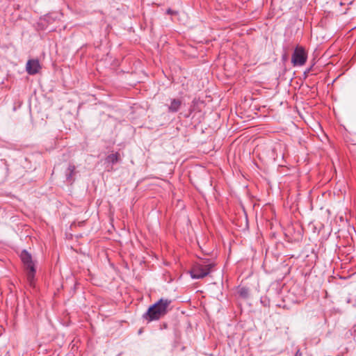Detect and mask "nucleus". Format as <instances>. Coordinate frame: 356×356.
I'll return each instance as SVG.
<instances>
[{
	"instance_id": "f257e3e1",
	"label": "nucleus",
	"mask_w": 356,
	"mask_h": 356,
	"mask_svg": "<svg viewBox=\"0 0 356 356\" xmlns=\"http://www.w3.org/2000/svg\"><path fill=\"white\" fill-rule=\"evenodd\" d=\"M20 259L26 271V279L31 286H34L36 268L31 254L26 250H23L20 254Z\"/></svg>"
},
{
	"instance_id": "f03ea898",
	"label": "nucleus",
	"mask_w": 356,
	"mask_h": 356,
	"mask_svg": "<svg viewBox=\"0 0 356 356\" xmlns=\"http://www.w3.org/2000/svg\"><path fill=\"white\" fill-rule=\"evenodd\" d=\"M215 264L209 261H202L194 265L191 271V276L193 279H202L208 275L212 270Z\"/></svg>"
},
{
	"instance_id": "7ed1b4c3",
	"label": "nucleus",
	"mask_w": 356,
	"mask_h": 356,
	"mask_svg": "<svg viewBox=\"0 0 356 356\" xmlns=\"http://www.w3.org/2000/svg\"><path fill=\"white\" fill-rule=\"evenodd\" d=\"M307 54L302 47H296L293 53L291 62L294 66H302L307 60Z\"/></svg>"
},
{
	"instance_id": "20e7f679",
	"label": "nucleus",
	"mask_w": 356,
	"mask_h": 356,
	"mask_svg": "<svg viewBox=\"0 0 356 356\" xmlns=\"http://www.w3.org/2000/svg\"><path fill=\"white\" fill-rule=\"evenodd\" d=\"M171 303L172 300L167 298H161L157 300V319L166 314L172 309Z\"/></svg>"
},
{
	"instance_id": "39448f33",
	"label": "nucleus",
	"mask_w": 356,
	"mask_h": 356,
	"mask_svg": "<svg viewBox=\"0 0 356 356\" xmlns=\"http://www.w3.org/2000/svg\"><path fill=\"white\" fill-rule=\"evenodd\" d=\"M40 63L37 60H29L26 64V71L29 74H35L39 72Z\"/></svg>"
},
{
	"instance_id": "423d86ee",
	"label": "nucleus",
	"mask_w": 356,
	"mask_h": 356,
	"mask_svg": "<svg viewBox=\"0 0 356 356\" xmlns=\"http://www.w3.org/2000/svg\"><path fill=\"white\" fill-rule=\"evenodd\" d=\"M143 318L148 323L156 320V302L152 304L143 315Z\"/></svg>"
},
{
	"instance_id": "0eeeda50",
	"label": "nucleus",
	"mask_w": 356,
	"mask_h": 356,
	"mask_svg": "<svg viewBox=\"0 0 356 356\" xmlns=\"http://www.w3.org/2000/svg\"><path fill=\"white\" fill-rule=\"evenodd\" d=\"M76 174V167L74 164H70L65 171L66 181L70 184L74 181V175Z\"/></svg>"
},
{
	"instance_id": "6e6552de",
	"label": "nucleus",
	"mask_w": 356,
	"mask_h": 356,
	"mask_svg": "<svg viewBox=\"0 0 356 356\" xmlns=\"http://www.w3.org/2000/svg\"><path fill=\"white\" fill-rule=\"evenodd\" d=\"M120 161V154L118 152L108 155L105 159L106 163H109V164H113V165L115 163H117Z\"/></svg>"
},
{
	"instance_id": "1a4fd4ad",
	"label": "nucleus",
	"mask_w": 356,
	"mask_h": 356,
	"mask_svg": "<svg viewBox=\"0 0 356 356\" xmlns=\"http://www.w3.org/2000/svg\"><path fill=\"white\" fill-rule=\"evenodd\" d=\"M181 105V102L179 99H173L168 108L169 111L173 113L178 111Z\"/></svg>"
},
{
	"instance_id": "9d476101",
	"label": "nucleus",
	"mask_w": 356,
	"mask_h": 356,
	"mask_svg": "<svg viewBox=\"0 0 356 356\" xmlns=\"http://www.w3.org/2000/svg\"><path fill=\"white\" fill-rule=\"evenodd\" d=\"M238 293L243 298H247L248 296V290L246 288L242 287L238 290Z\"/></svg>"
},
{
	"instance_id": "9b49d317",
	"label": "nucleus",
	"mask_w": 356,
	"mask_h": 356,
	"mask_svg": "<svg viewBox=\"0 0 356 356\" xmlns=\"http://www.w3.org/2000/svg\"><path fill=\"white\" fill-rule=\"evenodd\" d=\"M295 356H302V353L300 350H298Z\"/></svg>"
},
{
	"instance_id": "f8f14e48",
	"label": "nucleus",
	"mask_w": 356,
	"mask_h": 356,
	"mask_svg": "<svg viewBox=\"0 0 356 356\" xmlns=\"http://www.w3.org/2000/svg\"><path fill=\"white\" fill-rule=\"evenodd\" d=\"M167 13L168 14H172V13H175V12L172 11L171 9H168L167 10Z\"/></svg>"
},
{
	"instance_id": "ddd939ff",
	"label": "nucleus",
	"mask_w": 356,
	"mask_h": 356,
	"mask_svg": "<svg viewBox=\"0 0 356 356\" xmlns=\"http://www.w3.org/2000/svg\"><path fill=\"white\" fill-rule=\"evenodd\" d=\"M142 332H143V328H140V329L138 330V334H140Z\"/></svg>"
}]
</instances>
